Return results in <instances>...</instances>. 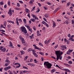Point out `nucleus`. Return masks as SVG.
Instances as JSON below:
<instances>
[{
  "label": "nucleus",
  "instance_id": "a19ab883",
  "mask_svg": "<svg viewBox=\"0 0 74 74\" xmlns=\"http://www.w3.org/2000/svg\"><path fill=\"white\" fill-rule=\"evenodd\" d=\"M27 28L28 29V30L30 29V26H27Z\"/></svg>",
  "mask_w": 74,
  "mask_h": 74
},
{
  "label": "nucleus",
  "instance_id": "2eb2a0df",
  "mask_svg": "<svg viewBox=\"0 0 74 74\" xmlns=\"http://www.w3.org/2000/svg\"><path fill=\"white\" fill-rule=\"evenodd\" d=\"M49 14H46L45 15V18H48L49 17Z\"/></svg>",
  "mask_w": 74,
  "mask_h": 74
},
{
  "label": "nucleus",
  "instance_id": "f3484780",
  "mask_svg": "<svg viewBox=\"0 0 74 74\" xmlns=\"http://www.w3.org/2000/svg\"><path fill=\"white\" fill-rule=\"evenodd\" d=\"M32 51V49L31 48H29L28 50H27V51L28 52H31V51Z\"/></svg>",
  "mask_w": 74,
  "mask_h": 74
},
{
  "label": "nucleus",
  "instance_id": "ddd939ff",
  "mask_svg": "<svg viewBox=\"0 0 74 74\" xmlns=\"http://www.w3.org/2000/svg\"><path fill=\"white\" fill-rule=\"evenodd\" d=\"M20 52L21 53V55H22L23 54H25V51H23V50L21 51Z\"/></svg>",
  "mask_w": 74,
  "mask_h": 74
},
{
  "label": "nucleus",
  "instance_id": "6ab92c4d",
  "mask_svg": "<svg viewBox=\"0 0 74 74\" xmlns=\"http://www.w3.org/2000/svg\"><path fill=\"white\" fill-rule=\"evenodd\" d=\"M64 23H66L67 24V25H68L69 24V22H68V20H66L64 22Z\"/></svg>",
  "mask_w": 74,
  "mask_h": 74
},
{
  "label": "nucleus",
  "instance_id": "bb28decb",
  "mask_svg": "<svg viewBox=\"0 0 74 74\" xmlns=\"http://www.w3.org/2000/svg\"><path fill=\"white\" fill-rule=\"evenodd\" d=\"M23 22L24 23H26V20L25 19H23Z\"/></svg>",
  "mask_w": 74,
  "mask_h": 74
},
{
  "label": "nucleus",
  "instance_id": "39448f33",
  "mask_svg": "<svg viewBox=\"0 0 74 74\" xmlns=\"http://www.w3.org/2000/svg\"><path fill=\"white\" fill-rule=\"evenodd\" d=\"M33 46L34 47L35 49H38V50H41V49L38 48L35 45H33Z\"/></svg>",
  "mask_w": 74,
  "mask_h": 74
},
{
  "label": "nucleus",
  "instance_id": "69168bd1",
  "mask_svg": "<svg viewBox=\"0 0 74 74\" xmlns=\"http://www.w3.org/2000/svg\"><path fill=\"white\" fill-rule=\"evenodd\" d=\"M4 8H7V5H5L4 6Z\"/></svg>",
  "mask_w": 74,
  "mask_h": 74
},
{
  "label": "nucleus",
  "instance_id": "aec40b11",
  "mask_svg": "<svg viewBox=\"0 0 74 74\" xmlns=\"http://www.w3.org/2000/svg\"><path fill=\"white\" fill-rule=\"evenodd\" d=\"M31 21H32V22H35V19L31 18Z\"/></svg>",
  "mask_w": 74,
  "mask_h": 74
},
{
  "label": "nucleus",
  "instance_id": "603ef678",
  "mask_svg": "<svg viewBox=\"0 0 74 74\" xmlns=\"http://www.w3.org/2000/svg\"><path fill=\"white\" fill-rule=\"evenodd\" d=\"M58 47V45H57L55 47H54L55 49H56V48H57Z\"/></svg>",
  "mask_w": 74,
  "mask_h": 74
},
{
  "label": "nucleus",
  "instance_id": "c85d7f7f",
  "mask_svg": "<svg viewBox=\"0 0 74 74\" xmlns=\"http://www.w3.org/2000/svg\"><path fill=\"white\" fill-rule=\"evenodd\" d=\"M24 46H25V47H28V44L27 43H26L25 44L23 45Z\"/></svg>",
  "mask_w": 74,
  "mask_h": 74
},
{
  "label": "nucleus",
  "instance_id": "4d7b16f0",
  "mask_svg": "<svg viewBox=\"0 0 74 74\" xmlns=\"http://www.w3.org/2000/svg\"><path fill=\"white\" fill-rule=\"evenodd\" d=\"M16 23L17 24L18 26H19V23L18 22V21H16Z\"/></svg>",
  "mask_w": 74,
  "mask_h": 74
},
{
  "label": "nucleus",
  "instance_id": "412c9836",
  "mask_svg": "<svg viewBox=\"0 0 74 74\" xmlns=\"http://www.w3.org/2000/svg\"><path fill=\"white\" fill-rule=\"evenodd\" d=\"M1 50V51H3V52H5L6 51V49L5 48H4Z\"/></svg>",
  "mask_w": 74,
  "mask_h": 74
},
{
  "label": "nucleus",
  "instance_id": "9d476101",
  "mask_svg": "<svg viewBox=\"0 0 74 74\" xmlns=\"http://www.w3.org/2000/svg\"><path fill=\"white\" fill-rule=\"evenodd\" d=\"M33 55H34V56H35V57H36V58H37V57L38 56L37 55V53H36L35 52L33 53Z\"/></svg>",
  "mask_w": 74,
  "mask_h": 74
},
{
  "label": "nucleus",
  "instance_id": "de8ad7c7",
  "mask_svg": "<svg viewBox=\"0 0 74 74\" xmlns=\"http://www.w3.org/2000/svg\"><path fill=\"white\" fill-rule=\"evenodd\" d=\"M0 31L1 32H5V31L4 30H0Z\"/></svg>",
  "mask_w": 74,
  "mask_h": 74
},
{
  "label": "nucleus",
  "instance_id": "680f3d73",
  "mask_svg": "<svg viewBox=\"0 0 74 74\" xmlns=\"http://www.w3.org/2000/svg\"><path fill=\"white\" fill-rule=\"evenodd\" d=\"M64 41L65 42H67V40L66 38H64Z\"/></svg>",
  "mask_w": 74,
  "mask_h": 74
},
{
  "label": "nucleus",
  "instance_id": "f257e3e1",
  "mask_svg": "<svg viewBox=\"0 0 74 74\" xmlns=\"http://www.w3.org/2000/svg\"><path fill=\"white\" fill-rule=\"evenodd\" d=\"M55 53L57 56V60H58L59 59L60 60H62V56H61V55L63 54V52H62L61 53L60 52V51H56Z\"/></svg>",
  "mask_w": 74,
  "mask_h": 74
},
{
  "label": "nucleus",
  "instance_id": "c756f323",
  "mask_svg": "<svg viewBox=\"0 0 74 74\" xmlns=\"http://www.w3.org/2000/svg\"><path fill=\"white\" fill-rule=\"evenodd\" d=\"M23 68H24V69H27V70H28V68H27V67L26 66H23Z\"/></svg>",
  "mask_w": 74,
  "mask_h": 74
},
{
  "label": "nucleus",
  "instance_id": "a211bd4d",
  "mask_svg": "<svg viewBox=\"0 0 74 74\" xmlns=\"http://www.w3.org/2000/svg\"><path fill=\"white\" fill-rule=\"evenodd\" d=\"M69 40H71L72 41H74V39H73L72 38H70L69 39Z\"/></svg>",
  "mask_w": 74,
  "mask_h": 74
},
{
  "label": "nucleus",
  "instance_id": "9b49d317",
  "mask_svg": "<svg viewBox=\"0 0 74 74\" xmlns=\"http://www.w3.org/2000/svg\"><path fill=\"white\" fill-rule=\"evenodd\" d=\"M7 22H8V23H12V24H14V22L13 21H12L11 20L10 21H7Z\"/></svg>",
  "mask_w": 74,
  "mask_h": 74
},
{
  "label": "nucleus",
  "instance_id": "a878e982",
  "mask_svg": "<svg viewBox=\"0 0 74 74\" xmlns=\"http://www.w3.org/2000/svg\"><path fill=\"white\" fill-rule=\"evenodd\" d=\"M4 4V2H1L0 3V5H3Z\"/></svg>",
  "mask_w": 74,
  "mask_h": 74
},
{
  "label": "nucleus",
  "instance_id": "864d4df0",
  "mask_svg": "<svg viewBox=\"0 0 74 74\" xmlns=\"http://www.w3.org/2000/svg\"><path fill=\"white\" fill-rule=\"evenodd\" d=\"M23 73H27V71H23Z\"/></svg>",
  "mask_w": 74,
  "mask_h": 74
},
{
  "label": "nucleus",
  "instance_id": "393cba45",
  "mask_svg": "<svg viewBox=\"0 0 74 74\" xmlns=\"http://www.w3.org/2000/svg\"><path fill=\"white\" fill-rule=\"evenodd\" d=\"M34 61H35L34 62L35 63H38V61H37V60H36V59H34Z\"/></svg>",
  "mask_w": 74,
  "mask_h": 74
},
{
  "label": "nucleus",
  "instance_id": "a18cd8bd",
  "mask_svg": "<svg viewBox=\"0 0 74 74\" xmlns=\"http://www.w3.org/2000/svg\"><path fill=\"white\" fill-rule=\"evenodd\" d=\"M10 1L8 2V5H9V6H10Z\"/></svg>",
  "mask_w": 74,
  "mask_h": 74
},
{
  "label": "nucleus",
  "instance_id": "f03ea898",
  "mask_svg": "<svg viewBox=\"0 0 74 74\" xmlns=\"http://www.w3.org/2000/svg\"><path fill=\"white\" fill-rule=\"evenodd\" d=\"M44 65L45 67H46V68L48 69H51V66H52V65L51 64L49 63L48 62H45Z\"/></svg>",
  "mask_w": 74,
  "mask_h": 74
},
{
  "label": "nucleus",
  "instance_id": "0e129e2a",
  "mask_svg": "<svg viewBox=\"0 0 74 74\" xmlns=\"http://www.w3.org/2000/svg\"><path fill=\"white\" fill-rule=\"evenodd\" d=\"M27 16L29 18H30V14H27Z\"/></svg>",
  "mask_w": 74,
  "mask_h": 74
},
{
  "label": "nucleus",
  "instance_id": "cd10ccee",
  "mask_svg": "<svg viewBox=\"0 0 74 74\" xmlns=\"http://www.w3.org/2000/svg\"><path fill=\"white\" fill-rule=\"evenodd\" d=\"M64 65H65V66H67V67H68L69 66H70L68 64L66 63H64Z\"/></svg>",
  "mask_w": 74,
  "mask_h": 74
},
{
  "label": "nucleus",
  "instance_id": "e2e57ef3",
  "mask_svg": "<svg viewBox=\"0 0 74 74\" xmlns=\"http://www.w3.org/2000/svg\"><path fill=\"white\" fill-rule=\"evenodd\" d=\"M70 2H68L67 3V5H70Z\"/></svg>",
  "mask_w": 74,
  "mask_h": 74
},
{
  "label": "nucleus",
  "instance_id": "58836bf2",
  "mask_svg": "<svg viewBox=\"0 0 74 74\" xmlns=\"http://www.w3.org/2000/svg\"><path fill=\"white\" fill-rule=\"evenodd\" d=\"M42 24H44V25H45V24L46 23L44 21H42Z\"/></svg>",
  "mask_w": 74,
  "mask_h": 74
},
{
  "label": "nucleus",
  "instance_id": "1a4fd4ad",
  "mask_svg": "<svg viewBox=\"0 0 74 74\" xmlns=\"http://www.w3.org/2000/svg\"><path fill=\"white\" fill-rule=\"evenodd\" d=\"M53 27H55L56 26V23H55V22L53 21Z\"/></svg>",
  "mask_w": 74,
  "mask_h": 74
},
{
  "label": "nucleus",
  "instance_id": "2f4dec72",
  "mask_svg": "<svg viewBox=\"0 0 74 74\" xmlns=\"http://www.w3.org/2000/svg\"><path fill=\"white\" fill-rule=\"evenodd\" d=\"M6 63H8V64H9V63H10V61L8 60H6Z\"/></svg>",
  "mask_w": 74,
  "mask_h": 74
},
{
  "label": "nucleus",
  "instance_id": "6e6d98bb",
  "mask_svg": "<svg viewBox=\"0 0 74 74\" xmlns=\"http://www.w3.org/2000/svg\"><path fill=\"white\" fill-rule=\"evenodd\" d=\"M32 16H33V17H34V18H36V16L35 15H33V14H32Z\"/></svg>",
  "mask_w": 74,
  "mask_h": 74
},
{
  "label": "nucleus",
  "instance_id": "f8f14e48",
  "mask_svg": "<svg viewBox=\"0 0 74 74\" xmlns=\"http://www.w3.org/2000/svg\"><path fill=\"white\" fill-rule=\"evenodd\" d=\"M37 36H41V34H40V32H39V31H37Z\"/></svg>",
  "mask_w": 74,
  "mask_h": 74
},
{
  "label": "nucleus",
  "instance_id": "423d86ee",
  "mask_svg": "<svg viewBox=\"0 0 74 74\" xmlns=\"http://www.w3.org/2000/svg\"><path fill=\"white\" fill-rule=\"evenodd\" d=\"M9 44L10 45H9V46H11V47H11V48H14V47L13 46V45H12V42H11V41H10L9 42Z\"/></svg>",
  "mask_w": 74,
  "mask_h": 74
},
{
  "label": "nucleus",
  "instance_id": "7ed1b4c3",
  "mask_svg": "<svg viewBox=\"0 0 74 74\" xmlns=\"http://www.w3.org/2000/svg\"><path fill=\"white\" fill-rule=\"evenodd\" d=\"M22 30V32H23L24 34H25V35H27V30L26 28L25 27H22L20 28Z\"/></svg>",
  "mask_w": 74,
  "mask_h": 74
},
{
  "label": "nucleus",
  "instance_id": "0eeeda50",
  "mask_svg": "<svg viewBox=\"0 0 74 74\" xmlns=\"http://www.w3.org/2000/svg\"><path fill=\"white\" fill-rule=\"evenodd\" d=\"M8 14L10 16H11L12 15V12H11V10H10L8 12Z\"/></svg>",
  "mask_w": 74,
  "mask_h": 74
},
{
  "label": "nucleus",
  "instance_id": "20e7f679",
  "mask_svg": "<svg viewBox=\"0 0 74 74\" xmlns=\"http://www.w3.org/2000/svg\"><path fill=\"white\" fill-rule=\"evenodd\" d=\"M73 51V50H70V49H69L68 51L66 52V54H68V55H70V53L71 52H72Z\"/></svg>",
  "mask_w": 74,
  "mask_h": 74
},
{
  "label": "nucleus",
  "instance_id": "f704fd0d",
  "mask_svg": "<svg viewBox=\"0 0 74 74\" xmlns=\"http://www.w3.org/2000/svg\"><path fill=\"white\" fill-rule=\"evenodd\" d=\"M47 4H48V5H51L52 4V3H51L49 2H47Z\"/></svg>",
  "mask_w": 74,
  "mask_h": 74
},
{
  "label": "nucleus",
  "instance_id": "473e14b6",
  "mask_svg": "<svg viewBox=\"0 0 74 74\" xmlns=\"http://www.w3.org/2000/svg\"><path fill=\"white\" fill-rule=\"evenodd\" d=\"M19 38L20 39H21V40H23V39H24V38H22V37H21V36H20L19 37Z\"/></svg>",
  "mask_w": 74,
  "mask_h": 74
},
{
  "label": "nucleus",
  "instance_id": "c9c22d12",
  "mask_svg": "<svg viewBox=\"0 0 74 74\" xmlns=\"http://www.w3.org/2000/svg\"><path fill=\"white\" fill-rule=\"evenodd\" d=\"M56 67H58V68H59V69H61V68L60 67H59V66L57 64L56 65Z\"/></svg>",
  "mask_w": 74,
  "mask_h": 74
},
{
  "label": "nucleus",
  "instance_id": "ea45409f",
  "mask_svg": "<svg viewBox=\"0 0 74 74\" xmlns=\"http://www.w3.org/2000/svg\"><path fill=\"white\" fill-rule=\"evenodd\" d=\"M39 44L40 45V46H41L42 47L43 46V45H42V43H41V42H39Z\"/></svg>",
  "mask_w": 74,
  "mask_h": 74
},
{
  "label": "nucleus",
  "instance_id": "13d9d810",
  "mask_svg": "<svg viewBox=\"0 0 74 74\" xmlns=\"http://www.w3.org/2000/svg\"><path fill=\"white\" fill-rule=\"evenodd\" d=\"M48 43V42H47V40H46L45 41V44H47Z\"/></svg>",
  "mask_w": 74,
  "mask_h": 74
},
{
  "label": "nucleus",
  "instance_id": "c03bdc74",
  "mask_svg": "<svg viewBox=\"0 0 74 74\" xmlns=\"http://www.w3.org/2000/svg\"><path fill=\"white\" fill-rule=\"evenodd\" d=\"M20 66H21V65L20 64H19L18 66H16V68H19Z\"/></svg>",
  "mask_w": 74,
  "mask_h": 74
},
{
  "label": "nucleus",
  "instance_id": "052dcab7",
  "mask_svg": "<svg viewBox=\"0 0 74 74\" xmlns=\"http://www.w3.org/2000/svg\"><path fill=\"white\" fill-rule=\"evenodd\" d=\"M4 70L5 71H7V67H5V68L4 69Z\"/></svg>",
  "mask_w": 74,
  "mask_h": 74
},
{
  "label": "nucleus",
  "instance_id": "338daca9",
  "mask_svg": "<svg viewBox=\"0 0 74 74\" xmlns=\"http://www.w3.org/2000/svg\"><path fill=\"white\" fill-rule=\"evenodd\" d=\"M27 49L26 47H24L23 48V50H25V51H26V50Z\"/></svg>",
  "mask_w": 74,
  "mask_h": 74
},
{
  "label": "nucleus",
  "instance_id": "5fc2aeb1",
  "mask_svg": "<svg viewBox=\"0 0 74 74\" xmlns=\"http://www.w3.org/2000/svg\"><path fill=\"white\" fill-rule=\"evenodd\" d=\"M7 69H11V67L10 66H8V67H7Z\"/></svg>",
  "mask_w": 74,
  "mask_h": 74
},
{
  "label": "nucleus",
  "instance_id": "6e6552de",
  "mask_svg": "<svg viewBox=\"0 0 74 74\" xmlns=\"http://www.w3.org/2000/svg\"><path fill=\"white\" fill-rule=\"evenodd\" d=\"M34 1V0H31L29 2V4H33V3Z\"/></svg>",
  "mask_w": 74,
  "mask_h": 74
},
{
  "label": "nucleus",
  "instance_id": "4be33fe9",
  "mask_svg": "<svg viewBox=\"0 0 74 74\" xmlns=\"http://www.w3.org/2000/svg\"><path fill=\"white\" fill-rule=\"evenodd\" d=\"M22 42V44H25V39H23Z\"/></svg>",
  "mask_w": 74,
  "mask_h": 74
},
{
  "label": "nucleus",
  "instance_id": "79ce46f5",
  "mask_svg": "<svg viewBox=\"0 0 74 74\" xmlns=\"http://www.w3.org/2000/svg\"><path fill=\"white\" fill-rule=\"evenodd\" d=\"M71 22L72 25H73L74 24V21L73 20H72Z\"/></svg>",
  "mask_w": 74,
  "mask_h": 74
},
{
  "label": "nucleus",
  "instance_id": "b1692460",
  "mask_svg": "<svg viewBox=\"0 0 74 74\" xmlns=\"http://www.w3.org/2000/svg\"><path fill=\"white\" fill-rule=\"evenodd\" d=\"M25 11L26 12H27V13H29V12H30V10H25Z\"/></svg>",
  "mask_w": 74,
  "mask_h": 74
},
{
  "label": "nucleus",
  "instance_id": "09e8293b",
  "mask_svg": "<svg viewBox=\"0 0 74 74\" xmlns=\"http://www.w3.org/2000/svg\"><path fill=\"white\" fill-rule=\"evenodd\" d=\"M18 21H19L20 22H22V19H18Z\"/></svg>",
  "mask_w": 74,
  "mask_h": 74
},
{
  "label": "nucleus",
  "instance_id": "e433bc0d",
  "mask_svg": "<svg viewBox=\"0 0 74 74\" xmlns=\"http://www.w3.org/2000/svg\"><path fill=\"white\" fill-rule=\"evenodd\" d=\"M11 27V25H7V27H8V28L10 27Z\"/></svg>",
  "mask_w": 74,
  "mask_h": 74
},
{
  "label": "nucleus",
  "instance_id": "bf43d9fd",
  "mask_svg": "<svg viewBox=\"0 0 74 74\" xmlns=\"http://www.w3.org/2000/svg\"><path fill=\"white\" fill-rule=\"evenodd\" d=\"M41 60L42 61H44V58H43V57H41Z\"/></svg>",
  "mask_w": 74,
  "mask_h": 74
},
{
  "label": "nucleus",
  "instance_id": "37998d69",
  "mask_svg": "<svg viewBox=\"0 0 74 74\" xmlns=\"http://www.w3.org/2000/svg\"><path fill=\"white\" fill-rule=\"evenodd\" d=\"M58 11V10H55L54 11V13H56V12Z\"/></svg>",
  "mask_w": 74,
  "mask_h": 74
},
{
  "label": "nucleus",
  "instance_id": "7c9ffc66",
  "mask_svg": "<svg viewBox=\"0 0 74 74\" xmlns=\"http://www.w3.org/2000/svg\"><path fill=\"white\" fill-rule=\"evenodd\" d=\"M68 63L70 64H71L73 63V62H71V61H69L68 62Z\"/></svg>",
  "mask_w": 74,
  "mask_h": 74
},
{
  "label": "nucleus",
  "instance_id": "49530a36",
  "mask_svg": "<svg viewBox=\"0 0 74 74\" xmlns=\"http://www.w3.org/2000/svg\"><path fill=\"white\" fill-rule=\"evenodd\" d=\"M45 25L47 27H49V25H48V24H47V23H46Z\"/></svg>",
  "mask_w": 74,
  "mask_h": 74
},
{
  "label": "nucleus",
  "instance_id": "8fccbe9b",
  "mask_svg": "<svg viewBox=\"0 0 74 74\" xmlns=\"http://www.w3.org/2000/svg\"><path fill=\"white\" fill-rule=\"evenodd\" d=\"M18 1L21 4H23V2H22V1Z\"/></svg>",
  "mask_w": 74,
  "mask_h": 74
},
{
  "label": "nucleus",
  "instance_id": "3c124183",
  "mask_svg": "<svg viewBox=\"0 0 74 74\" xmlns=\"http://www.w3.org/2000/svg\"><path fill=\"white\" fill-rule=\"evenodd\" d=\"M28 30L29 31V32H32V29L30 28V29H29Z\"/></svg>",
  "mask_w": 74,
  "mask_h": 74
},
{
  "label": "nucleus",
  "instance_id": "4468645a",
  "mask_svg": "<svg viewBox=\"0 0 74 74\" xmlns=\"http://www.w3.org/2000/svg\"><path fill=\"white\" fill-rule=\"evenodd\" d=\"M51 73H54V72H55V71H56V70H55V69H53L51 70Z\"/></svg>",
  "mask_w": 74,
  "mask_h": 74
},
{
  "label": "nucleus",
  "instance_id": "774afa93",
  "mask_svg": "<svg viewBox=\"0 0 74 74\" xmlns=\"http://www.w3.org/2000/svg\"><path fill=\"white\" fill-rule=\"evenodd\" d=\"M9 74H14L12 72H11L10 73H9Z\"/></svg>",
  "mask_w": 74,
  "mask_h": 74
},
{
  "label": "nucleus",
  "instance_id": "4c0bfd02",
  "mask_svg": "<svg viewBox=\"0 0 74 74\" xmlns=\"http://www.w3.org/2000/svg\"><path fill=\"white\" fill-rule=\"evenodd\" d=\"M17 6H18V7H20V4L19 3H17Z\"/></svg>",
  "mask_w": 74,
  "mask_h": 74
},
{
  "label": "nucleus",
  "instance_id": "dca6fc26",
  "mask_svg": "<svg viewBox=\"0 0 74 74\" xmlns=\"http://www.w3.org/2000/svg\"><path fill=\"white\" fill-rule=\"evenodd\" d=\"M39 54H40L41 55H43V56L44 55V53H42L41 51L39 52Z\"/></svg>",
  "mask_w": 74,
  "mask_h": 74
},
{
  "label": "nucleus",
  "instance_id": "72a5a7b5",
  "mask_svg": "<svg viewBox=\"0 0 74 74\" xmlns=\"http://www.w3.org/2000/svg\"><path fill=\"white\" fill-rule=\"evenodd\" d=\"M61 48H65V47H66V45H62L61 46Z\"/></svg>",
  "mask_w": 74,
  "mask_h": 74
},
{
  "label": "nucleus",
  "instance_id": "5701e85b",
  "mask_svg": "<svg viewBox=\"0 0 74 74\" xmlns=\"http://www.w3.org/2000/svg\"><path fill=\"white\" fill-rule=\"evenodd\" d=\"M65 71H67V72H70V71L69 70V69H65Z\"/></svg>",
  "mask_w": 74,
  "mask_h": 74
}]
</instances>
